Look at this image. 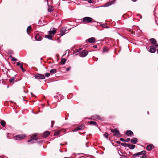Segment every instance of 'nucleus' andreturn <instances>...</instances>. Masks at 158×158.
Returning <instances> with one entry per match:
<instances>
[{
    "label": "nucleus",
    "instance_id": "09e8293b",
    "mask_svg": "<svg viewBox=\"0 0 158 158\" xmlns=\"http://www.w3.org/2000/svg\"><path fill=\"white\" fill-rule=\"evenodd\" d=\"M135 32H134L133 31H132V34H134V33Z\"/></svg>",
    "mask_w": 158,
    "mask_h": 158
},
{
    "label": "nucleus",
    "instance_id": "ddd939ff",
    "mask_svg": "<svg viewBox=\"0 0 158 158\" xmlns=\"http://www.w3.org/2000/svg\"><path fill=\"white\" fill-rule=\"evenodd\" d=\"M154 148V146L153 144H150L149 145H147L146 147V149L148 151H150L152 150V149Z\"/></svg>",
    "mask_w": 158,
    "mask_h": 158
},
{
    "label": "nucleus",
    "instance_id": "ea45409f",
    "mask_svg": "<svg viewBox=\"0 0 158 158\" xmlns=\"http://www.w3.org/2000/svg\"><path fill=\"white\" fill-rule=\"evenodd\" d=\"M93 0H88V2L89 3H93Z\"/></svg>",
    "mask_w": 158,
    "mask_h": 158
},
{
    "label": "nucleus",
    "instance_id": "e433bc0d",
    "mask_svg": "<svg viewBox=\"0 0 158 158\" xmlns=\"http://www.w3.org/2000/svg\"><path fill=\"white\" fill-rule=\"evenodd\" d=\"M120 141H122V142H126L125 139H124L123 138H120Z\"/></svg>",
    "mask_w": 158,
    "mask_h": 158
},
{
    "label": "nucleus",
    "instance_id": "603ef678",
    "mask_svg": "<svg viewBox=\"0 0 158 158\" xmlns=\"http://www.w3.org/2000/svg\"><path fill=\"white\" fill-rule=\"evenodd\" d=\"M157 53H158V49L157 50Z\"/></svg>",
    "mask_w": 158,
    "mask_h": 158
},
{
    "label": "nucleus",
    "instance_id": "20e7f679",
    "mask_svg": "<svg viewBox=\"0 0 158 158\" xmlns=\"http://www.w3.org/2000/svg\"><path fill=\"white\" fill-rule=\"evenodd\" d=\"M25 137V135H19L15 136L14 138L15 139L17 140H20Z\"/></svg>",
    "mask_w": 158,
    "mask_h": 158
},
{
    "label": "nucleus",
    "instance_id": "a19ab883",
    "mask_svg": "<svg viewBox=\"0 0 158 158\" xmlns=\"http://www.w3.org/2000/svg\"><path fill=\"white\" fill-rule=\"evenodd\" d=\"M21 64L20 62H17L16 63V65H17V66H20L21 65Z\"/></svg>",
    "mask_w": 158,
    "mask_h": 158
},
{
    "label": "nucleus",
    "instance_id": "a211bd4d",
    "mask_svg": "<svg viewBox=\"0 0 158 158\" xmlns=\"http://www.w3.org/2000/svg\"><path fill=\"white\" fill-rule=\"evenodd\" d=\"M131 142L134 144H136L138 141V139L136 138H133L131 140Z\"/></svg>",
    "mask_w": 158,
    "mask_h": 158
},
{
    "label": "nucleus",
    "instance_id": "1a4fd4ad",
    "mask_svg": "<svg viewBox=\"0 0 158 158\" xmlns=\"http://www.w3.org/2000/svg\"><path fill=\"white\" fill-rule=\"evenodd\" d=\"M85 128V126L84 125L82 124L79 126L78 127H77L74 130V131H77L79 130H82L83 129Z\"/></svg>",
    "mask_w": 158,
    "mask_h": 158
},
{
    "label": "nucleus",
    "instance_id": "f257e3e1",
    "mask_svg": "<svg viewBox=\"0 0 158 158\" xmlns=\"http://www.w3.org/2000/svg\"><path fill=\"white\" fill-rule=\"evenodd\" d=\"M146 152L145 151H143L140 152H137L136 153L134 154L132 157V158H135L136 156H139V155H142V156L141 157V158H147V156L146 154Z\"/></svg>",
    "mask_w": 158,
    "mask_h": 158
},
{
    "label": "nucleus",
    "instance_id": "37998d69",
    "mask_svg": "<svg viewBox=\"0 0 158 158\" xmlns=\"http://www.w3.org/2000/svg\"><path fill=\"white\" fill-rule=\"evenodd\" d=\"M70 68L71 67H69L68 68L66 69V71H69L70 70Z\"/></svg>",
    "mask_w": 158,
    "mask_h": 158
},
{
    "label": "nucleus",
    "instance_id": "49530a36",
    "mask_svg": "<svg viewBox=\"0 0 158 158\" xmlns=\"http://www.w3.org/2000/svg\"><path fill=\"white\" fill-rule=\"evenodd\" d=\"M154 45H155L156 47H158V44H156H156Z\"/></svg>",
    "mask_w": 158,
    "mask_h": 158
},
{
    "label": "nucleus",
    "instance_id": "393cba45",
    "mask_svg": "<svg viewBox=\"0 0 158 158\" xmlns=\"http://www.w3.org/2000/svg\"><path fill=\"white\" fill-rule=\"evenodd\" d=\"M53 10V7L51 6H49L48 8V11L49 12L52 11Z\"/></svg>",
    "mask_w": 158,
    "mask_h": 158
},
{
    "label": "nucleus",
    "instance_id": "f8f14e48",
    "mask_svg": "<svg viewBox=\"0 0 158 158\" xmlns=\"http://www.w3.org/2000/svg\"><path fill=\"white\" fill-rule=\"evenodd\" d=\"M95 41V39L94 37H92L86 40V41H88L90 43H94Z\"/></svg>",
    "mask_w": 158,
    "mask_h": 158
},
{
    "label": "nucleus",
    "instance_id": "412c9836",
    "mask_svg": "<svg viewBox=\"0 0 158 158\" xmlns=\"http://www.w3.org/2000/svg\"><path fill=\"white\" fill-rule=\"evenodd\" d=\"M15 78L14 77H12L9 80V82H10V83L13 84L14 83V82L15 81Z\"/></svg>",
    "mask_w": 158,
    "mask_h": 158
},
{
    "label": "nucleus",
    "instance_id": "8fccbe9b",
    "mask_svg": "<svg viewBox=\"0 0 158 158\" xmlns=\"http://www.w3.org/2000/svg\"><path fill=\"white\" fill-rule=\"evenodd\" d=\"M68 31H68H68H67V32H66V33H67V32H68Z\"/></svg>",
    "mask_w": 158,
    "mask_h": 158
},
{
    "label": "nucleus",
    "instance_id": "4c0bfd02",
    "mask_svg": "<svg viewBox=\"0 0 158 158\" xmlns=\"http://www.w3.org/2000/svg\"><path fill=\"white\" fill-rule=\"evenodd\" d=\"M54 123H55V122L54 121H51V123H52V125H51V127H53V125L54 124Z\"/></svg>",
    "mask_w": 158,
    "mask_h": 158
},
{
    "label": "nucleus",
    "instance_id": "423d86ee",
    "mask_svg": "<svg viewBox=\"0 0 158 158\" xmlns=\"http://www.w3.org/2000/svg\"><path fill=\"white\" fill-rule=\"evenodd\" d=\"M88 53V51L84 50L82 52L79 53V56L81 57H85L87 55Z\"/></svg>",
    "mask_w": 158,
    "mask_h": 158
},
{
    "label": "nucleus",
    "instance_id": "864d4df0",
    "mask_svg": "<svg viewBox=\"0 0 158 158\" xmlns=\"http://www.w3.org/2000/svg\"><path fill=\"white\" fill-rule=\"evenodd\" d=\"M147 113H148V114H149V112L148 111Z\"/></svg>",
    "mask_w": 158,
    "mask_h": 158
},
{
    "label": "nucleus",
    "instance_id": "58836bf2",
    "mask_svg": "<svg viewBox=\"0 0 158 158\" xmlns=\"http://www.w3.org/2000/svg\"><path fill=\"white\" fill-rule=\"evenodd\" d=\"M82 50V48H80L77 50L76 53Z\"/></svg>",
    "mask_w": 158,
    "mask_h": 158
},
{
    "label": "nucleus",
    "instance_id": "dca6fc26",
    "mask_svg": "<svg viewBox=\"0 0 158 158\" xmlns=\"http://www.w3.org/2000/svg\"><path fill=\"white\" fill-rule=\"evenodd\" d=\"M125 134L127 136H130L132 135L133 133L132 131L128 130L126 131Z\"/></svg>",
    "mask_w": 158,
    "mask_h": 158
},
{
    "label": "nucleus",
    "instance_id": "473e14b6",
    "mask_svg": "<svg viewBox=\"0 0 158 158\" xmlns=\"http://www.w3.org/2000/svg\"><path fill=\"white\" fill-rule=\"evenodd\" d=\"M112 2H108V3H106L105 4V6H108L112 4Z\"/></svg>",
    "mask_w": 158,
    "mask_h": 158
},
{
    "label": "nucleus",
    "instance_id": "5701e85b",
    "mask_svg": "<svg viewBox=\"0 0 158 158\" xmlns=\"http://www.w3.org/2000/svg\"><path fill=\"white\" fill-rule=\"evenodd\" d=\"M93 117L98 120H101L102 118H101L99 115H94L93 116Z\"/></svg>",
    "mask_w": 158,
    "mask_h": 158
},
{
    "label": "nucleus",
    "instance_id": "72a5a7b5",
    "mask_svg": "<svg viewBox=\"0 0 158 158\" xmlns=\"http://www.w3.org/2000/svg\"><path fill=\"white\" fill-rule=\"evenodd\" d=\"M103 136L105 137L107 139L108 138V134L107 133H105L103 134Z\"/></svg>",
    "mask_w": 158,
    "mask_h": 158
},
{
    "label": "nucleus",
    "instance_id": "5fc2aeb1",
    "mask_svg": "<svg viewBox=\"0 0 158 158\" xmlns=\"http://www.w3.org/2000/svg\"><path fill=\"white\" fill-rule=\"evenodd\" d=\"M1 158H2V157Z\"/></svg>",
    "mask_w": 158,
    "mask_h": 158
},
{
    "label": "nucleus",
    "instance_id": "2eb2a0df",
    "mask_svg": "<svg viewBox=\"0 0 158 158\" xmlns=\"http://www.w3.org/2000/svg\"><path fill=\"white\" fill-rule=\"evenodd\" d=\"M36 136V135H33L31 137V139H29L27 141L28 142H29L30 141H31L35 139V140H37V138H35Z\"/></svg>",
    "mask_w": 158,
    "mask_h": 158
},
{
    "label": "nucleus",
    "instance_id": "cd10ccee",
    "mask_svg": "<svg viewBox=\"0 0 158 158\" xmlns=\"http://www.w3.org/2000/svg\"><path fill=\"white\" fill-rule=\"evenodd\" d=\"M10 59H11V60H12L13 61H16L17 60V59L16 58H15L14 57H13L11 56H10Z\"/></svg>",
    "mask_w": 158,
    "mask_h": 158
},
{
    "label": "nucleus",
    "instance_id": "2f4dec72",
    "mask_svg": "<svg viewBox=\"0 0 158 158\" xmlns=\"http://www.w3.org/2000/svg\"><path fill=\"white\" fill-rule=\"evenodd\" d=\"M20 68L23 72H24L26 71L23 68L22 64H21V65L20 66Z\"/></svg>",
    "mask_w": 158,
    "mask_h": 158
},
{
    "label": "nucleus",
    "instance_id": "c03bdc74",
    "mask_svg": "<svg viewBox=\"0 0 158 158\" xmlns=\"http://www.w3.org/2000/svg\"><path fill=\"white\" fill-rule=\"evenodd\" d=\"M97 45H94V46H93V47L94 48H97Z\"/></svg>",
    "mask_w": 158,
    "mask_h": 158
},
{
    "label": "nucleus",
    "instance_id": "7ed1b4c3",
    "mask_svg": "<svg viewBox=\"0 0 158 158\" xmlns=\"http://www.w3.org/2000/svg\"><path fill=\"white\" fill-rule=\"evenodd\" d=\"M34 77L35 79H43L45 78V76L41 74L38 73L36 74L35 75Z\"/></svg>",
    "mask_w": 158,
    "mask_h": 158
},
{
    "label": "nucleus",
    "instance_id": "6ab92c4d",
    "mask_svg": "<svg viewBox=\"0 0 158 158\" xmlns=\"http://www.w3.org/2000/svg\"><path fill=\"white\" fill-rule=\"evenodd\" d=\"M128 147L131 149H133L135 148V145L129 144Z\"/></svg>",
    "mask_w": 158,
    "mask_h": 158
},
{
    "label": "nucleus",
    "instance_id": "6e6552de",
    "mask_svg": "<svg viewBox=\"0 0 158 158\" xmlns=\"http://www.w3.org/2000/svg\"><path fill=\"white\" fill-rule=\"evenodd\" d=\"M68 30H66V28L65 27H62L60 30V35L62 36L64 35L66 33V32L68 31Z\"/></svg>",
    "mask_w": 158,
    "mask_h": 158
},
{
    "label": "nucleus",
    "instance_id": "b1692460",
    "mask_svg": "<svg viewBox=\"0 0 158 158\" xmlns=\"http://www.w3.org/2000/svg\"><path fill=\"white\" fill-rule=\"evenodd\" d=\"M61 131L60 130H58L56 131L54 133V135L55 136H57L60 134Z\"/></svg>",
    "mask_w": 158,
    "mask_h": 158
},
{
    "label": "nucleus",
    "instance_id": "c756f323",
    "mask_svg": "<svg viewBox=\"0 0 158 158\" xmlns=\"http://www.w3.org/2000/svg\"><path fill=\"white\" fill-rule=\"evenodd\" d=\"M128 144H127V143H121V145L122 146H123L124 147H128Z\"/></svg>",
    "mask_w": 158,
    "mask_h": 158
},
{
    "label": "nucleus",
    "instance_id": "3c124183",
    "mask_svg": "<svg viewBox=\"0 0 158 158\" xmlns=\"http://www.w3.org/2000/svg\"><path fill=\"white\" fill-rule=\"evenodd\" d=\"M7 88H8L9 87V85H7Z\"/></svg>",
    "mask_w": 158,
    "mask_h": 158
},
{
    "label": "nucleus",
    "instance_id": "a18cd8bd",
    "mask_svg": "<svg viewBox=\"0 0 158 158\" xmlns=\"http://www.w3.org/2000/svg\"><path fill=\"white\" fill-rule=\"evenodd\" d=\"M117 143H119V144H120V143H121V142H120V141H117Z\"/></svg>",
    "mask_w": 158,
    "mask_h": 158
},
{
    "label": "nucleus",
    "instance_id": "a878e982",
    "mask_svg": "<svg viewBox=\"0 0 158 158\" xmlns=\"http://www.w3.org/2000/svg\"><path fill=\"white\" fill-rule=\"evenodd\" d=\"M31 26H29L27 27V32L28 34H29V32L31 31Z\"/></svg>",
    "mask_w": 158,
    "mask_h": 158
},
{
    "label": "nucleus",
    "instance_id": "f3484780",
    "mask_svg": "<svg viewBox=\"0 0 158 158\" xmlns=\"http://www.w3.org/2000/svg\"><path fill=\"white\" fill-rule=\"evenodd\" d=\"M50 134V133L49 131H45L44 133L43 136L44 138H46Z\"/></svg>",
    "mask_w": 158,
    "mask_h": 158
},
{
    "label": "nucleus",
    "instance_id": "c85d7f7f",
    "mask_svg": "<svg viewBox=\"0 0 158 158\" xmlns=\"http://www.w3.org/2000/svg\"><path fill=\"white\" fill-rule=\"evenodd\" d=\"M66 60L65 59H62L60 62L61 64H64L65 63Z\"/></svg>",
    "mask_w": 158,
    "mask_h": 158
},
{
    "label": "nucleus",
    "instance_id": "f03ea898",
    "mask_svg": "<svg viewBox=\"0 0 158 158\" xmlns=\"http://www.w3.org/2000/svg\"><path fill=\"white\" fill-rule=\"evenodd\" d=\"M82 22L85 23H90L92 22L93 19L89 17H84L82 19Z\"/></svg>",
    "mask_w": 158,
    "mask_h": 158
},
{
    "label": "nucleus",
    "instance_id": "4468645a",
    "mask_svg": "<svg viewBox=\"0 0 158 158\" xmlns=\"http://www.w3.org/2000/svg\"><path fill=\"white\" fill-rule=\"evenodd\" d=\"M149 41L152 44L154 45L156 44V39L154 38H152L150 39L149 40Z\"/></svg>",
    "mask_w": 158,
    "mask_h": 158
},
{
    "label": "nucleus",
    "instance_id": "de8ad7c7",
    "mask_svg": "<svg viewBox=\"0 0 158 158\" xmlns=\"http://www.w3.org/2000/svg\"><path fill=\"white\" fill-rule=\"evenodd\" d=\"M103 51L104 52H106V50L105 48H104L103 49Z\"/></svg>",
    "mask_w": 158,
    "mask_h": 158
},
{
    "label": "nucleus",
    "instance_id": "79ce46f5",
    "mask_svg": "<svg viewBox=\"0 0 158 158\" xmlns=\"http://www.w3.org/2000/svg\"><path fill=\"white\" fill-rule=\"evenodd\" d=\"M130 140V139L129 138H127L126 139H125L126 142H128Z\"/></svg>",
    "mask_w": 158,
    "mask_h": 158
},
{
    "label": "nucleus",
    "instance_id": "f704fd0d",
    "mask_svg": "<svg viewBox=\"0 0 158 158\" xmlns=\"http://www.w3.org/2000/svg\"><path fill=\"white\" fill-rule=\"evenodd\" d=\"M101 26L105 28H109V27L104 24H102V25H101Z\"/></svg>",
    "mask_w": 158,
    "mask_h": 158
},
{
    "label": "nucleus",
    "instance_id": "c9c22d12",
    "mask_svg": "<svg viewBox=\"0 0 158 158\" xmlns=\"http://www.w3.org/2000/svg\"><path fill=\"white\" fill-rule=\"evenodd\" d=\"M50 74L48 73H46L45 74V77H48L50 76Z\"/></svg>",
    "mask_w": 158,
    "mask_h": 158
},
{
    "label": "nucleus",
    "instance_id": "bb28decb",
    "mask_svg": "<svg viewBox=\"0 0 158 158\" xmlns=\"http://www.w3.org/2000/svg\"><path fill=\"white\" fill-rule=\"evenodd\" d=\"M0 123L2 126L3 127H5L6 125V122L3 120H2L0 122Z\"/></svg>",
    "mask_w": 158,
    "mask_h": 158
},
{
    "label": "nucleus",
    "instance_id": "aec40b11",
    "mask_svg": "<svg viewBox=\"0 0 158 158\" xmlns=\"http://www.w3.org/2000/svg\"><path fill=\"white\" fill-rule=\"evenodd\" d=\"M56 72H57V70L56 69H52L50 70V73L51 75H52V74H53L54 73H56Z\"/></svg>",
    "mask_w": 158,
    "mask_h": 158
},
{
    "label": "nucleus",
    "instance_id": "4be33fe9",
    "mask_svg": "<svg viewBox=\"0 0 158 158\" xmlns=\"http://www.w3.org/2000/svg\"><path fill=\"white\" fill-rule=\"evenodd\" d=\"M45 37L46 38H47L49 40H52V38L53 37L52 35H51L49 34L48 35H45Z\"/></svg>",
    "mask_w": 158,
    "mask_h": 158
},
{
    "label": "nucleus",
    "instance_id": "7c9ffc66",
    "mask_svg": "<svg viewBox=\"0 0 158 158\" xmlns=\"http://www.w3.org/2000/svg\"><path fill=\"white\" fill-rule=\"evenodd\" d=\"M89 123L91 125H96L97 123L94 121H91L89 122Z\"/></svg>",
    "mask_w": 158,
    "mask_h": 158
},
{
    "label": "nucleus",
    "instance_id": "9b49d317",
    "mask_svg": "<svg viewBox=\"0 0 158 158\" xmlns=\"http://www.w3.org/2000/svg\"><path fill=\"white\" fill-rule=\"evenodd\" d=\"M56 29L54 28H53V30L52 31H49L48 33L50 35H51L53 37L55 34L56 33Z\"/></svg>",
    "mask_w": 158,
    "mask_h": 158
},
{
    "label": "nucleus",
    "instance_id": "39448f33",
    "mask_svg": "<svg viewBox=\"0 0 158 158\" xmlns=\"http://www.w3.org/2000/svg\"><path fill=\"white\" fill-rule=\"evenodd\" d=\"M43 37L41 34V33H37L36 34L35 37V39L37 41H40L43 39Z\"/></svg>",
    "mask_w": 158,
    "mask_h": 158
},
{
    "label": "nucleus",
    "instance_id": "0eeeda50",
    "mask_svg": "<svg viewBox=\"0 0 158 158\" xmlns=\"http://www.w3.org/2000/svg\"><path fill=\"white\" fill-rule=\"evenodd\" d=\"M111 131L113 132L114 135L118 136L120 134L119 131L115 129H111Z\"/></svg>",
    "mask_w": 158,
    "mask_h": 158
},
{
    "label": "nucleus",
    "instance_id": "9d476101",
    "mask_svg": "<svg viewBox=\"0 0 158 158\" xmlns=\"http://www.w3.org/2000/svg\"><path fill=\"white\" fill-rule=\"evenodd\" d=\"M150 48L149 52L152 53H155L156 50V49L155 48L154 46H151L149 47Z\"/></svg>",
    "mask_w": 158,
    "mask_h": 158
}]
</instances>
